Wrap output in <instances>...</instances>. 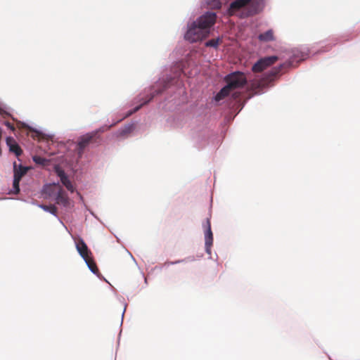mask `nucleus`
<instances>
[{
	"mask_svg": "<svg viewBox=\"0 0 360 360\" xmlns=\"http://www.w3.org/2000/svg\"><path fill=\"white\" fill-rule=\"evenodd\" d=\"M22 128L27 131L26 133L27 136L31 137L34 140H38L40 141L45 139V135L43 133L32 129L26 124L22 123Z\"/></svg>",
	"mask_w": 360,
	"mask_h": 360,
	"instance_id": "10",
	"label": "nucleus"
},
{
	"mask_svg": "<svg viewBox=\"0 0 360 360\" xmlns=\"http://www.w3.org/2000/svg\"><path fill=\"white\" fill-rule=\"evenodd\" d=\"M86 264H87L89 269L95 274L98 273V269L96 266V262H94L93 257L91 256L87 257L86 259H84Z\"/></svg>",
	"mask_w": 360,
	"mask_h": 360,
	"instance_id": "16",
	"label": "nucleus"
},
{
	"mask_svg": "<svg viewBox=\"0 0 360 360\" xmlns=\"http://www.w3.org/2000/svg\"><path fill=\"white\" fill-rule=\"evenodd\" d=\"M180 261H176V262H171V264H176V263H179Z\"/></svg>",
	"mask_w": 360,
	"mask_h": 360,
	"instance_id": "29",
	"label": "nucleus"
},
{
	"mask_svg": "<svg viewBox=\"0 0 360 360\" xmlns=\"http://www.w3.org/2000/svg\"><path fill=\"white\" fill-rule=\"evenodd\" d=\"M133 130V126L131 125V126H128V127H126L120 133V134L122 136H124L127 134H129L131 133V131Z\"/></svg>",
	"mask_w": 360,
	"mask_h": 360,
	"instance_id": "22",
	"label": "nucleus"
},
{
	"mask_svg": "<svg viewBox=\"0 0 360 360\" xmlns=\"http://www.w3.org/2000/svg\"><path fill=\"white\" fill-rule=\"evenodd\" d=\"M42 207L44 210L49 211V212L53 214H56L57 211V208L56 207L55 205H43Z\"/></svg>",
	"mask_w": 360,
	"mask_h": 360,
	"instance_id": "21",
	"label": "nucleus"
},
{
	"mask_svg": "<svg viewBox=\"0 0 360 360\" xmlns=\"http://www.w3.org/2000/svg\"><path fill=\"white\" fill-rule=\"evenodd\" d=\"M239 96H240V95H239V94H238V93H234V94H233V97L235 99L238 98L239 97Z\"/></svg>",
	"mask_w": 360,
	"mask_h": 360,
	"instance_id": "28",
	"label": "nucleus"
},
{
	"mask_svg": "<svg viewBox=\"0 0 360 360\" xmlns=\"http://www.w3.org/2000/svg\"><path fill=\"white\" fill-rule=\"evenodd\" d=\"M108 127H101L96 131H94L87 133L78 138L77 143L75 146V151L79 157H81L84 153L95 146H97L101 142V137L100 133L105 131V130L110 128Z\"/></svg>",
	"mask_w": 360,
	"mask_h": 360,
	"instance_id": "2",
	"label": "nucleus"
},
{
	"mask_svg": "<svg viewBox=\"0 0 360 360\" xmlns=\"http://www.w3.org/2000/svg\"><path fill=\"white\" fill-rule=\"evenodd\" d=\"M226 86L233 91L236 89L243 87L247 83V78L244 73L241 72H234L226 75L224 78Z\"/></svg>",
	"mask_w": 360,
	"mask_h": 360,
	"instance_id": "3",
	"label": "nucleus"
},
{
	"mask_svg": "<svg viewBox=\"0 0 360 360\" xmlns=\"http://www.w3.org/2000/svg\"><path fill=\"white\" fill-rule=\"evenodd\" d=\"M14 169V176H18L19 179L21 180L22 177L27 173L29 169L28 167H23L22 165H19L18 167L16 162H15L13 164Z\"/></svg>",
	"mask_w": 360,
	"mask_h": 360,
	"instance_id": "13",
	"label": "nucleus"
},
{
	"mask_svg": "<svg viewBox=\"0 0 360 360\" xmlns=\"http://www.w3.org/2000/svg\"><path fill=\"white\" fill-rule=\"evenodd\" d=\"M217 15L214 13L207 12L193 22L185 34V39L191 42H196L206 38L210 30L216 22Z\"/></svg>",
	"mask_w": 360,
	"mask_h": 360,
	"instance_id": "1",
	"label": "nucleus"
},
{
	"mask_svg": "<svg viewBox=\"0 0 360 360\" xmlns=\"http://www.w3.org/2000/svg\"><path fill=\"white\" fill-rule=\"evenodd\" d=\"M258 39L261 41H271L274 40V32L272 30H269L266 32L260 34Z\"/></svg>",
	"mask_w": 360,
	"mask_h": 360,
	"instance_id": "15",
	"label": "nucleus"
},
{
	"mask_svg": "<svg viewBox=\"0 0 360 360\" xmlns=\"http://www.w3.org/2000/svg\"><path fill=\"white\" fill-rule=\"evenodd\" d=\"M38 165H45L49 162L50 159H33Z\"/></svg>",
	"mask_w": 360,
	"mask_h": 360,
	"instance_id": "23",
	"label": "nucleus"
},
{
	"mask_svg": "<svg viewBox=\"0 0 360 360\" xmlns=\"http://www.w3.org/2000/svg\"><path fill=\"white\" fill-rule=\"evenodd\" d=\"M153 96H150V98H149L147 101H144V102H143L142 104H141L140 105H139V106L136 107L133 110L128 112L127 113V115L124 116V117H129V116H130L131 115H132L134 112H135L138 111V110L141 108V107L143 105L146 104L147 103H148V102H149V101L153 98Z\"/></svg>",
	"mask_w": 360,
	"mask_h": 360,
	"instance_id": "20",
	"label": "nucleus"
},
{
	"mask_svg": "<svg viewBox=\"0 0 360 360\" xmlns=\"http://www.w3.org/2000/svg\"><path fill=\"white\" fill-rule=\"evenodd\" d=\"M284 66H285V64L281 65L279 67L272 70L265 77L262 78L257 82V87L264 88L267 86L269 84L274 80V78L280 73Z\"/></svg>",
	"mask_w": 360,
	"mask_h": 360,
	"instance_id": "5",
	"label": "nucleus"
},
{
	"mask_svg": "<svg viewBox=\"0 0 360 360\" xmlns=\"http://www.w3.org/2000/svg\"><path fill=\"white\" fill-rule=\"evenodd\" d=\"M252 1V0H234L231 3L229 8L230 15H233L236 11L250 5Z\"/></svg>",
	"mask_w": 360,
	"mask_h": 360,
	"instance_id": "9",
	"label": "nucleus"
},
{
	"mask_svg": "<svg viewBox=\"0 0 360 360\" xmlns=\"http://www.w3.org/2000/svg\"><path fill=\"white\" fill-rule=\"evenodd\" d=\"M0 114H1L2 116H4V117H5V116H9V115H10V114H9L8 112H7L6 110H4L3 108H1V107H0Z\"/></svg>",
	"mask_w": 360,
	"mask_h": 360,
	"instance_id": "25",
	"label": "nucleus"
},
{
	"mask_svg": "<svg viewBox=\"0 0 360 360\" xmlns=\"http://www.w3.org/2000/svg\"><path fill=\"white\" fill-rule=\"evenodd\" d=\"M308 56L307 53L300 51L298 50H295L293 51V57L295 59H297L298 60H304Z\"/></svg>",
	"mask_w": 360,
	"mask_h": 360,
	"instance_id": "17",
	"label": "nucleus"
},
{
	"mask_svg": "<svg viewBox=\"0 0 360 360\" xmlns=\"http://www.w3.org/2000/svg\"><path fill=\"white\" fill-rule=\"evenodd\" d=\"M32 158H41V157L39 155H34Z\"/></svg>",
	"mask_w": 360,
	"mask_h": 360,
	"instance_id": "30",
	"label": "nucleus"
},
{
	"mask_svg": "<svg viewBox=\"0 0 360 360\" xmlns=\"http://www.w3.org/2000/svg\"><path fill=\"white\" fill-rule=\"evenodd\" d=\"M20 179L18 176H14L13 183V190L11 191V193L17 194L20 192Z\"/></svg>",
	"mask_w": 360,
	"mask_h": 360,
	"instance_id": "18",
	"label": "nucleus"
},
{
	"mask_svg": "<svg viewBox=\"0 0 360 360\" xmlns=\"http://www.w3.org/2000/svg\"><path fill=\"white\" fill-rule=\"evenodd\" d=\"M212 6L216 8H219L221 6V3L219 0H214V3L212 4Z\"/></svg>",
	"mask_w": 360,
	"mask_h": 360,
	"instance_id": "24",
	"label": "nucleus"
},
{
	"mask_svg": "<svg viewBox=\"0 0 360 360\" xmlns=\"http://www.w3.org/2000/svg\"><path fill=\"white\" fill-rule=\"evenodd\" d=\"M231 92L226 86H224L214 96V101L219 102L227 97Z\"/></svg>",
	"mask_w": 360,
	"mask_h": 360,
	"instance_id": "14",
	"label": "nucleus"
},
{
	"mask_svg": "<svg viewBox=\"0 0 360 360\" xmlns=\"http://www.w3.org/2000/svg\"><path fill=\"white\" fill-rule=\"evenodd\" d=\"M221 42V39H220V38L212 39L207 41L205 43V46L207 47L217 48V46H219V44Z\"/></svg>",
	"mask_w": 360,
	"mask_h": 360,
	"instance_id": "19",
	"label": "nucleus"
},
{
	"mask_svg": "<svg viewBox=\"0 0 360 360\" xmlns=\"http://www.w3.org/2000/svg\"><path fill=\"white\" fill-rule=\"evenodd\" d=\"M6 126L8 127L9 129H11L12 131H14L15 130V127L14 126L10 123L9 122H6L5 123Z\"/></svg>",
	"mask_w": 360,
	"mask_h": 360,
	"instance_id": "26",
	"label": "nucleus"
},
{
	"mask_svg": "<svg viewBox=\"0 0 360 360\" xmlns=\"http://www.w3.org/2000/svg\"><path fill=\"white\" fill-rule=\"evenodd\" d=\"M6 144L8 146L10 152L13 153L16 156H20L22 154V149L12 137H8L6 139Z\"/></svg>",
	"mask_w": 360,
	"mask_h": 360,
	"instance_id": "11",
	"label": "nucleus"
},
{
	"mask_svg": "<svg viewBox=\"0 0 360 360\" xmlns=\"http://www.w3.org/2000/svg\"><path fill=\"white\" fill-rule=\"evenodd\" d=\"M75 241L76 249L83 259H86L87 257L91 256V252L89 250L82 238H78L77 239L75 240Z\"/></svg>",
	"mask_w": 360,
	"mask_h": 360,
	"instance_id": "8",
	"label": "nucleus"
},
{
	"mask_svg": "<svg viewBox=\"0 0 360 360\" xmlns=\"http://www.w3.org/2000/svg\"><path fill=\"white\" fill-rule=\"evenodd\" d=\"M54 172L56 173V174L60 177V181L63 184L65 188L70 191L71 193H73L75 191V187L72 185L70 180L68 179V176L65 173V172L60 168L58 165L54 166Z\"/></svg>",
	"mask_w": 360,
	"mask_h": 360,
	"instance_id": "6",
	"label": "nucleus"
},
{
	"mask_svg": "<svg viewBox=\"0 0 360 360\" xmlns=\"http://www.w3.org/2000/svg\"><path fill=\"white\" fill-rule=\"evenodd\" d=\"M204 226L206 229L205 233V250L208 254H210L211 247L213 243V234H212V232L211 230L210 220L209 219H207L206 224L204 225Z\"/></svg>",
	"mask_w": 360,
	"mask_h": 360,
	"instance_id": "7",
	"label": "nucleus"
},
{
	"mask_svg": "<svg viewBox=\"0 0 360 360\" xmlns=\"http://www.w3.org/2000/svg\"><path fill=\"white\" fill-rule=\"evenodd\" d=\"M56 203L58 205H62L64 207H67L70 204L69 198L68 197L67 193L65 191L60 188L58 194L56 198Z\"/></svg>",
	"mask_w": 360,
	"mask_h": 360,
	"instance_id": "12",
	"label": "nucleus"
},
{
	"mask_svg": "<svg viewBox=\"0 0 360 360\" xmlns=\"http://www.w3.org/2000/svg\"><path fill=\"white\" fill-rule=\"evenodd\" d=\"M278 60V57L275 56L264 57L259 59L252 68L254 72H260L267 67L275 63Z\"/></svg>",
	"mask_w": 360,
	"mask_h": 360,
	"instance_id": "4",
	"label": "nucleus"
},
{
	"mask_svg": "<svg viewBox=\"0 0 360 360\" xmlns=\"http://www.w3.org/2000/svg\"><path fill=\"white\" fill-rule=\"evenodd\" d=\"M256 13H257V11L251 10V11H248V15H255Z\"/></svg>",
	"mask_w": 360,
	"mask_h": 360,
	"instance_id": "27",
	"label": "nucleus"
}]
</instances>
